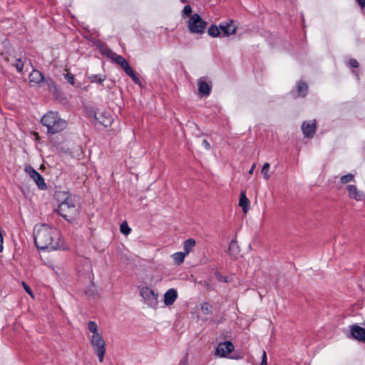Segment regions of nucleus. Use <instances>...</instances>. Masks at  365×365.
<instances>
[{"mask_svg":"<svg viewBox=\"0 0 365 365\" xmlns=\"http://www.w3.org/2000/svg\"><path fill=\"white\" fill-rule=\"evenodd\" d=\"M206 25V22L197 14H192L187 21L188 29L192 34H202Z\"/></svg>","mask_w":365,"mask_h":365,"instance_id":"5","label":"nucleus"},{"mask_svg":"<svg viewBox=\"0 0 365 365\" xmlns=\"http://www.w3.org/2000/svg\"><path fill=\"white\" fill-rule=\"evenodd\" d=\"M34 240L36 247L41 250H56L62 247L60 232L46 225H36Z\"/></svg>","mask_w":365,"mask_h":365,"instance_id":"1","label":"nucleus"},{"mask_svg":"<svg viewBox=\"0 0 365 365\" xmlns=\"http://www.w3.org/2000/svg\"><path fill=\"white\" fill-rule=\"evenodd\" d=\"M349 65L354 68H357L359 66L358 61L356 59H351L349 61Z\"/></svg>","mask_w":365,"mask_h":365,"instance_id":"36","label":"nucleus"},{"mask_svg":"<svg viewBox=\"0 0 365 365\" xmlns=\"http://www.w3.org/2000/svg\"><path fill=\"white\" fill-rule=\"evenodd\" d=\"M261 365H267V355H266L265 351H263V353H262Z\"/></svg>","mask_w":365,"mask_h":365,"instance_id":"35","label":"nucleus"},{"mask_svg":"<svg viewBox=\"0 0 365 365\" xmlns=\"http://www.w3.org/2000/svg\"><path fill=\"white\" fill-rule=\"evenodd\" d=\"M22 285L25 289V291L30 295L32 297H34L33 295V293H32V291L31 289H30V287L24 282H22Z\"/></svg>","mask_w":365,"mask_h":365,"instance_id":"34","label":"nucleus"},{"mask_svg":"<svg viewBox=\"0 0 365 365\" xmlns=\"http://www.w3.org/2000/svg\"><path fill=\"white\" fill-rule=\"evenodd\" d=\"M88 329L89 331L88 339L91 345L97 355L100 362L103 361L106 354V341L102 336V333L99 330L97 324L93 321L88 323Z\"/></svg>","mask_w":365,"mask_h":365,"instance_id":"2","label":"nucleus"},{"mask_svg":"<svg viewBox=\"0 0 365 365\" xmlns=\"http://www.w3.org/2000/svg\"><path fill=\"white\" fill-rule=\"evenodd\" d=\"M122 68L124 70L126 74L128 75L133 79V81H135V83L139 82L138 78L135 76L133 69L129 66L128 63L124 65V66Z\"/></svg>","mask_w":365,"mask_h":365,"instance_id":"23","label":"nucleus"},{"mask_svg":"<svg viewBox=\"0 0 365 365\" xmlns=\"http://www.w3.org/2000/svg\"><path fill=\"white\" fill-rule=\"evenodd\" d=\"M220 26L217 27L215 25H212L208 29L207 33L212 37H218L220 34Z\"/></svg>","mask_w":365,"mask_h":365,"instance_id":"26","label":"nucleus"},{"mask_svg":"<svg viewBox=\"0 0 365 365\" xmlns=\"http://www.w3.org/2000/svg\"><path fill=\"white\" fill-rule=\"evenodd\" d=\"M196 245V241L194 239L190 238L186 240L183 243L182 252L187 256L194 249Z\"/></svg>","mask_w":365,"mask_h":365,"instance_id":"18","label":"nucleus"},{"mask_svg":"<svg viewBox=\"0 0 365 365\" xmlns=\"http://www.w3.org/2000/svg\"><path fill=\"white\" fill-rule=\"evenodd\" d=\"M255 167H256V164H255V163H254V164L252 165V167H251V168L250 169V170L248 171V174H249V175H252V174H253Z\"/></svg>","mask_w":365,"mask_h":365,"instance_id":"39","label":"nucleus"},{"mask_svg":"<svg viewBox=\"0 0 365 365\" xmlns=\"http://www.w3.org/2000/svg\"><path fill=\"white\" fill-rule=\"evenodd\" d=\"M250 200L246 196L245 191H242L240 193L239 205L242 207L243 212L246 213L250 207Z\"/></svg>","mask_w":365,"mask_h":365,"instance_id":"17","label":"nucleus"},{"mask_svg":"<svg viewBox=\"0 0 365 365\" xmlns=\"http://www.w3.org/2000/svg\"><path fill=\"white\" fill-rule=\"evenodd\" d=\"M41 124L47 129V133L54 135L63 131L67 126L65 120L57 112L49 110L41 119Z\"/></svg>","mask_w":365,"mask_h":365,"instance_id":"3","label":"nucleus"},{"mask_svg":"<svg viewBox=\"0 0 365 365\" xmlns=\"http://www.w3.org/2000/svg\"><path fill=\"white\" fill-rule=\"evenodd\" d=\"M26 172L30 175V177L35 181L38 188L44 190L46 187V185L44 182L43 177L33 168L26 167L25 169Z\"/></svg>","mask_w":365,"mask_h":365,"instance_id":"8","label":"nucleus"},{"mask_svg":"<svg viewBox=\"0 0 365 365\" xmlns=\"http://www.w3.org/2000/svg\"><path fill=\"white\" fill-rule=\"evenodd\" d=\"M354 176L352 174H347V175H343L340 178L341 182L343 184H346V183L350 182H352V181H354Z\"/></svg>","mask_w":365,"mask_h":365,"instance_id":"29","label":"nucleus"},{"mask_svg":"<svg viewBox=\"0 0 365 365\" xmlns=\"http://www.w3.org/2000/svg\"><path fill=\"white\" fill-rule=\"evenodd\" d=\"M234 350V346L230 341L220 343L215 349V355L220 357H226Z\"/></svg>","mask_w":365,"mask_h":365,"instance_id":"7","label":"nucleus"},{"mask_svg":"<svg viewBox=\"0 0 365 365\" xmlns=\"http://www.w3.org/2000/svg\"><path fill=\"white\" fill-rule=\"evenodd\" d=\"M351 334L355 339L365 342V329L358 325H353L350 329Z\"/></svg>","mask_w":365,"mask_h":365,"instance_id":"14","label":"nucleus"},{"mask_svg":"<svg viewBox=\"0 0 365 365\" xmlns=\"http://www.w3.org/2000/svg\"><path fill=\"white\" fill-rule=\"evenodd\" d=\"M103 114L101 113L99 117H96V119L99 120V122L103 125L106 127H108L111 125V118L110 115L105 116L103 119H101V116H103Z\"/></svg>","mask_w":365,"mask_h":365,"instance_id":"28","label":"nucleus"},{"mask_svg":"<svg viewBox=\"0 0 365 365\" xmlns=\"http://www.w3.org/2000/svg\"><path fill=\"white\" fill-rule=\"evenodd\" d=\"M103 54L106 55L108 58H110L114 63L118 64L123 68L124 65H125L128 61L120 55H118L111 51L110 48H103L101 51Z\"/></svg>","mask_w":365,"mask_h":365,"instance_id":"9","label":"nucleus"},{"mask_svg":"<svg viewBox=\"0 0 365 365\" xmlns=\"http://www.w3.org/2000/svg\"><path fill=\"white\" fill-rule=\"evenodd\" d=\"M131 230L128 227V224L126 222H123L120 225V232L124 234L125 235H128L130 234Z\"/></svg>","mask_w":365,"mask_h":365,"instance_id":"30","label":"nucleus"},{"mask_svg":"<svg viewBox=\"0 0 365 365\" xmlns=\"http://www.w3.org/2000/svg\"><path fill=\"white\" fill-rule=\"evenodd\" d=\"M63 76L64 78L68 81V82H69L71 85H74V76L72 73L67 72L66 73L63 74Z\"/></svg>","mask_w":365,"mask_h":365,"instance_id":"32","label":"nucleus"},{"mask_svg":"<svg viewBox=\"0 0 365 365\" xmlns=\"http://www.w3.org/2000/svg\"><path fill=\"white\" fill-rule=\"evenodd\" d=\"M359 5L361 7V9L365 15V0H357Z\"/></svg>","mask_w":365,"mask_h":365,"instance_id":"37","label":"nucleus"},{"mask_svg":"<svg viewBox=\"0 0 365 365\" xmlns=\"http://www.w3.org/2000/svg\"><path fill=\"white\" fill-rule=\"evenodd\" d=\"M44 78L42 73L37 70H34L29 75L30 81L35 83H43Z\"/></svg>","mask_w":365,"mask_h":365,"instance_id":"20","label":"nucleus"},{"mask_svg":"<svg viewBox=\"0 0 365 365\" xmlns=\"http://www.w3.org/2000/svg\"><path fill=\"white\" fill-rule=\"evenodd\" d=\"M178 297L176 289H170L164 294V304L166 306L172 305Z\"/></svg>","mask_w":365,"mask_h":365,"instance_id":"15","label":"nucleus"},{"mask_svg":"<svg viewBox=\"0 0 365 365\" xmlns=\"http://www.w3.org/2000/svg\"><path fill=\"white\" fill-rule=\"evenodd\" d=\"M89 79L93 83H102L106 80V76L103 74L91 75Z\"/></svg>","mask_w":365,"mask_h":365,"instance_id":"25","label":"nucleus"},{"mask_svg":"<svg viewBox=\"0 0 365 365\" xmlns=\"http://www.w3.org/2000/svg\"><path fill=\"white\" fill-rule=\"evenodd\" d=\"M79 205L77 198L71 195H68L58 205V212L67 220H72L79 213Z\"/></svg>","mask_w":365,"mask_h":365,"instance_id":"4","label":"nucleus"},{"mask_svg":"<svg viewBox=\"0 0 365 365\" xmlns=\"http://www.w3.org/2000/svg\"><path fill=\"white\" fill-rule=\"evenodd\" d=\"M298 93L301 96H304L307 94L308 86L304 82L300 81L298 83Z\"/></svg>","mask_w":365,"mask_h":365,"instance_id":"27","label":"nucleus"},{"mask_svg":"<svg viewBox=\"0 0 365 365\" xmlns=\"http://www.w3.org/2000/svg\"><path fill=\"white\" fill-rule=\"evenodd\" d=\"M197 317L199 319L205 320V316L209 315L212 312V306L208 302H203L200 304V307L196 308Z\"/></svg>","mask_w":365,"mask_h":365,"instance_id":"12","label":"nucleus"},{"mask_svg":"<svg viewBox=\"0 0 365 365\" xmlns=\"http://www.w3.org/2000/svg\"><path fill=\"white\" fill-rule=\"evenodd\" d=\"M181 1H182V3H185V2L187 1V0H181Z\"/></svg>","mask_w":365,"mask_h":365,"instance_id":"40","label":"nucleus"},{"mask_svg":"<svg viewBox=\"0 0 365 365\" xmlns=\"http://www.w3.org/2000/svg\"><path fill=\"white\" fill-rule=\"evenodd\" d=\"M303 134L307 138H312L316 131L315 120L304 122L302 125Z\"/></svg>","mask_w":365,"mask_h":365,"instance_id":"13","label":"nucleus"},{"mask_svg":"<svg viewBox=\"0 0 365 365\" xmlns=\"http://www.w3.org/2000/svg\"><path fill=\"white\" fill-rule=\"evenodd\" d=\"M270 168V165L269 163H264L261 169V173L263 176V178L265 180H268L270 178V175L269 174V170Z\"/></svg>","mask_w":365,"mask_h":365,"instance_id":"24","label":"nucleus"},{"mask_svg":"<svg viewBox=\"0 0 365 365\" xmlns=\"http://www.w3.org/2000/svg\"><path fill=\"white\" fill-rule=\"evenodd\" d=\"M43 86H46L48 91L52 93L53 94H55L57 93V87L56 85L54 83V82L49 78H45L43 81Z\"/></svg>","mask_w":365,"mask_h":365,"instance_id":"22","label":"nucleus"},{"mask_svg":"<svg viewBox=\"0 0 365 365\" xmlns=\"http://www.w3.org/2000/svg\"><path fill=\"white\" fill-rule=\"evenodd\" d=\"M186 255L182 252H178L171 255L175 264L180 265L183 263Z\"/></svg>","mask_w":365,"mask_h":365,"instance_id":"21","label":"nucleus"},{"mask_svg":"<svg viewBox=\"0 0 365 365\" xmlns=\"http://www.w3.org/2000/svg\"><path fill=\"white\" fill-rule=\"evenodd\" d=\"M346 188L348 191V196L349 198L356 201H362L365 200V193L359 190L356 185H348Z\"/></svg>","mask_w":365,"mask_h":365,"instance_id":"10","label":"nucleus"},{"mask_svg":"<svg viewBox=\"0 0 365 365\" xmlns=\"http://www.w3.org/2000/svg\"><path fill=\"white\" fill-rule=\"evenodd\" d=\"M191 13H192V8L190 7V6L187 5L184 7V9L182 11V17L188 16L189 15L191 14Z\"/></svg>","mask_w":365,"mask_h":365,"instance_id":"31","label":"nucleus"},{"mask_svg":"<svg viewBox=\"0 0 365 365\" xmlns=\"http://www.w3.org/2000/svg\"><path fill=\"white\" fill-rule=\"evenodd\" d=\"M202 145L207 149V150H209L210 148V143H208V141L207 140H202Z\"/></svg>","mask_w":365,"mask_h":365,"instance_id":"38","label":"nucleus"},{"mask_svg":"<svg viewBox=\"0 0 365 365\" xmlns=\"http://www.w3.org/2000/svg\"><path fill=\"white\" fill-rule=\"evenodd\" d=\"M15 67H16V69L18 72H21L23 71V68H24V63L23 62L21 61V59H17L16 60V62L15 63Z\"/></svg>","mask_w":365,"mask_h":365,"instance_id":"33","label":"nucleus"},{"mask_svg":"<svg viewBox=\"0 0 365 365\" xmlns=\"http://www.w3.org/2000/svg\"><path fill=\"white\" fill-rule=\"evenodd\" d=\"M220 29L222 30L224 36H229L236 34L237 26L232 20H230L228 22L220 24Z\"/></svg>","mask_w":365,"mask_h":365,"instance_id":"11","label":"nucleus"},{"mask_svg":"<svg viewBox=\"0 0 365 365\" xmlns=\"http://www.w3.org/2000/svg\"><path fill=\"white\" fill-rule=\"evenodd\" d=\"M140 294L146 302V304L156 308L158 304V294L148 287H143L140 289Z\"/></svg>","mask_w":365,"mask_h":365,"instance_id":"6","label":"nucleus"},{"mask_svg":"<svg viewBox=\"0 0 365 365\" xmlns=\"http://www.w3.org/2000/svg\"><path fill=\"white\" fill-rule=\"evenodd\" d=\"M198 91L200 94L207 96L210 95L211 86L203 78H200L197 81Z\"/></svg>","mask_w":365,"mask_h":365,"instance_id":"16","label":"nucleus"},{"mask_svg":"<svg viewBox=\"0 0 365 365\" xmlns=\"http://www.w3.org/2000/svg\"><path fill=\"white\" fill-rule=\"evenodd\" d=\"M227 252L232 257H236L240 253V247L236 240H232L230 243Z\"/></svg>","mask_w":365,"mask_h":365,"instance_id":"19","label":"nucleus"}]
</instances>
